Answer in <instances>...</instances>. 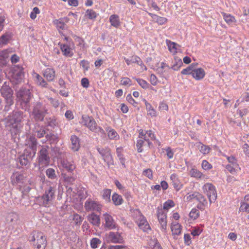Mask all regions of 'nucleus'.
Returning <instances> with one entry per match:
<instances>
[{
    "label": "nucleus",
    "mask_w": 249,
    "mask_h": 249,
    "mask_svg": "<svg viewBox=\"0 0 249 249\" xmlns=\"http://www.w3.org/2000/svg\"><path fill=\"white\" fill-rule=\"evenodd\" d=\"M30 241L36 249H45L47 246V239L41 232L34 231L31 233Z\"/></svg>",
    "instance_id": "1"
},
{
    "label": "nucleus",
    "mask_w": 249,
    "mask_h": 249,
    "mask_svg": "<svg viewBox=\"0 0 249 249\" xmlns=\"http://www.w3.org/2000/svg\"><path fill=\"white\" fill-rule=\"evenodd\" d=\"M80 123L92 132L100 133L102 134H105L104 130L101 127H98L96 121L91 116L83 115Z\"/></svg>",
    "instance_id": "2"
},
{
    "label": "nucleus",
    "mask_w": 249,
    "mask_h": 249,
    "mask_svg": "<svg viewBox=\"0 0 249 249\" xmlns=\"http://www.w3.org/2000/svg\"><path fill=\"white\" fill-rule=\"evenodd\" d=\"M23 117L22 113L19 111L13 113L9 119V123L11 126V131L16 134L18 133L22 126L21 122Z\"/></svg>",
    "instance_id": "3"
},
{
    "label": "nucleus",
    "mask_w": 249,
    "mask_h": 249,
    "mask_svg": "<svg viewBox=\"0 0 249 249\" xmlns=\"http://www.w3.org/2000/svg\"><path fill=\"white\" fill-rule=\"evenodd\" d=\"M0 93L5 99L6 105L5 110H9V107L14 104L13 91L11 88L6 85V83L2 87L0 90Z\"/></svg>",
    "instance_id": "4"
},
{
    "label": "nucleus",
    "mask_w": 249,
    "mask_h": 249,
    "mask_svg": "<svg viewBox=\"0 0 249 249\" xmlns=\"http://www.w3.org/2000/svg\"><path fill=\"white\" fill-rule=\"evenodd\" d=\"M55 187L49 186L46 188L44 191L43 195L41 197L42 205L47 207L54 199Z\"/></svg>",
    "instance_id": "5"
},
{
    "label": "nucleus",
    "mask_w": 249,
    "mask_h": 249,
    "mask_svg": "<svg viewBox=\"0 0 249 249\" xmlns=\"http://www.w3.org/2000/svg\"><path fill=\"white\" fill-rule=\"evenodd\" d=\"M47 148L42 146L38 152L37 160L40 168L46 167L50 164V158Z\"/></svg>",
    "instance_id": "6"
},
{
    "label": "nucleus",
    "mask_w": 249,
    "mask_h": 249,
    "mask_svg": "<svg viewBox=\"0 0 249 249\" xmlns=\"http://www.w3.org/2000/svg\"><path fill=\"white\" fill-rule=\"evenodd\" d=\"M202 190L207 196L210 203L214 202L217 197L215 187L211 183H206L202 186Z\"/></svg>",
    "instance_id": "7"
},
{
    "label": "nucleus",
    "mask_w": 249,
    "mask_h": 249,
    "mask_svg": "<svg viewBox=\"0 0 249 249\" xmlns=\"http://www.w3.org/2000/svg\"><path fill=\"white\" fill-rule=\"evenodd\" d=\"M223 156L226 158L229 162V164L226 165L225 168L230 173L235 174L241 170L237 160L234 156H227L224 154Z\"/></svg>",
    "instance_id": "8"
},
{
    "label": "nucleus",
    "mask_w": 249,
    "mask_h": 249,
    "mask_svg": "<svg viewBox=\"0 0 249 249\" xmlns=\"http://www.w3.org/2000/svg\"><path fill=\"white\" fill-rule=\"evenodd\" d=\"M32 97L31 93L28 89H20L17 93V98L20 101L22 108L26 109L28 104Z\"/></svg>",
    "instance_id": "9"
},
{
    "label": "nucleus",
    "mask_w": 249,
    "mask_h": 249,
    "mask_svg": "<svg viewBox=\"0 0 249 249\" xmlns=\"http://www.w3.org/2000/svg\"><path fill=\"white\" fill-rule=\"evenodd\" d=\"M96 149L101 155L104 161L108 166L114 165V161L111 154V150L108 147H100L97 146Z\"/></svg>",
    "instance_id": "10"
},
{
    "label": "nucleus",
    "mask_w": 249,
    "mask_h": 249,
    "mask_svg": "<svg viewBox=\"0 0 249 249\" xmlns=\"http://www.w3.org/2000/svg\"><path fill=\"white\" fill-rule=\"evenodd\" d=\"M27 180V176L21 172L14 171L10 177L11 184L14 186H17L19 184H24Z\"/></svg>",
    "instance_id": "11"
},
{
    "label": "nucleus",
    "mask_w": 249,
    "mask_h": 249,
    "mask_svg": "<svg viewBox=\"0 0 249 249\" xmlns=\"http://www.w3.org/2000/svg\"><path fill=\"white\" fill-rule=\"evenodd\" d=\"M157 216L160 226V230L163 233H166L167 227V216L161 207H158L157 209Z\"/></svg>",
    "instance_id": "12"
},
{
    "label": "nucleus",
    "mask_w": 249,
    "mask_h": 249,
    "mask_svg": "<svg viewBox=\"0 0 249 249\" xmlns=\"http://www.w3.org/2000/svg\"><path fill=\"white\" fill-rule=\"evenodd\" d=\"M188 200H191L193 199H195L199 203L197 204V208L201 210H203L205 207L207 205L208 202L203 195L198 192H195L193 194L187 196Z\"/></svg>",
    "instance_id": "13"
},
{
    "label": "nucleus",
    "mask_w": 249,
    "mask_h": 249,
    "mask_svg": "<svg viewBox=\"0 0 249 249\" xmlns=\"http://www.w3.org/2000/svg\"><path fill=\"white\" fill-rule=\"evenodd\" d=\"M139 138L143 139L148 144V147L152 145V142L150 140H154L156 136L154 133L151 130H143L140 129L139 133Z\"/></svg>",
    "instance_id": "14"
},
{
    "label": "nucleus",
    "mask_w": 249,
    "mask_h": 249,
    "mask_svg": "<svg viewBox=\"0 0 249 249\" xmlns=\"http://www.w3.org/2000/svg\"><path fill=\"white\" fill-rule=\"evenodd\" d=\"M84 208L87 212H100L102 209V205L98 202L88 199L85 202Z\"/></svg>",
    "instance_id": "15"
},
{
    "label": "nucleus",
    "mask_w": 249,
    "mask_h": 249,
    "mask_svg": "<svg viewBox=\"0 0 249 249\" xmlns=\"http://www.w3.org/2000/svg\"><path fill=\"white\" fill-rule=\"evenodd\" d=\"M27 148L31 150V153L27 155L30 159H33L36 155L37 148V141L36 138L33 136H30L26 142Z\"/></svg>",
    "instance_id": "16"
},
{
    "label": "nucleus",
    "mask_w": 249,
    "mask_h": 249,
    "mask_svg": "<svg viewBox=\"0 0 249 249\" xmlns=\"http://www.w3.org/2000/svg\"><path fill=\"white\" fill-rule=\"evenodd\" d=\"M69 20V18L65 17L59 19H55L53 20V25H55L58 32L61 34H62V31L67 29L66 24Z\"/></svg>",
    "instance_id": "17"
},
{
    "label": "nucleus",
    "mask_w": 249,
    "mask_h": 249,
    "mask_svg": "<svg viewBox=\"0 0 249 249\" xmlns=\"http://www.w3.org/2000/svg\"><path fill=\"white\" fill-rule=\"evenodd\" d=\"M47 112L46 110L40 103H37L33 111L35 119L37 121H42Z\"/></svg>",
    "instance_id": "18"
},
{
    "label": "nucleus",
    "mask_w": 249,
    "mask_h": 249,
    "mask_svg": "<svg viewBox=\"0 0 249 249\" xmlns=\"http://www.w3.org/2000/svg\"><path fill=\"white\" fill-rule=\"evenodd\" d=\"M103 218L105 222L104 226L108 230L115 229L117 228V224L113 217L109 213H106L103 215Z\"/></svg>",
    "instance_id": "19"
},
{
    "label": "nucleus",
    "mask_w": 249,
    "mask_h": 249,
    "mask_svg": "<svg viewBox=\"0 0 249 249\" xmlns=\"http://www.w3.org/2000/svg\"><path fill=\"white\" fill-rule=\"evenodd\" d=\"M166 43L170 52L173 55L176 54L178 52H181V46L176 42L166 39Z\"/></svg>",
    "instance_id": "20"
},
{
    "label": "nucleus",
    "mask_w": 249,
    "mask_h": 249,
    "mask_svg": "<svg viewBox=\"0 0 249 249\" xmlns=\"http://www.w3.org/2000/svg\"><path fill=\"white\" fill-rule=\"evenodd\" d=\"M136 222L140 229L146 231L150 230V227L146 220V219L142 215H140L139 218L136 220Z\"/></svg>",
    "instance_id": "21"
},
{
    "label": "nucleus",
    "mask_w": 249,
    "mask_h": 249,
    "mask_svg": "<svg viewBox=\"0 0 249 249\" xmlns=\"http://www.w3.org/2000/svg\"><path fill=\"white\" fill-rule=\"evenodd\" d=\"M24 77V72L19 69H15L13 72L12 78L13 82L18 84L22 81Z\"/></svg>",
    "instance_id": "22"
},
{
    "label": "nucleus",
    "mask_w": 249,
    "mask_h": 249,
    "mask_svg": "<svg viewBox=\"0 0 249 249\" xmlns=\"http://www.w3.org/2000/svg\"><path fill=\"white\" fill-rule=\"evenodd\" d=\"M205 71L203 68H194L192 77L195 80L197 81L201 80L205 77Z\"/></svg>",
    "instance_id": "23"
},
{
    "label": "nucleus",
    "mask_w": 249,
    "mask_h": 249,
    "mask_svg": "<svg viewBox=\"0 0 249 249\" xmlns=\"http://www.w3.org/2000/svg\"><path fill=\"white\" fill-rule=\"evenodd\" d=\"M63 54L66 57H71L73 55L72 49L67 44L59 43Z\"/></svg>",
    "instance_id": "24"
},
{
    "label": "nucleus",
    "mask_w": 249,
    "mask_h": 249,
    "mask_svg": "<svg viewBox=\"0 0 249 249\" xmlns=\"http://www.w3.org/2000/svg\"><path fill=\"white\" fill-rule=\"evenodd\" d=\"M88 221L93 225L99 227L101 223L100 217L99 215L92 213L89 214L87 216Z\"/></svg>",
    "instance_id": "25"
},
{
    "label": "nucleus",
    "mask_w": 249,
    "mask_h": 249,
    "mask_svg": "<svg viewBox=\"0 0 249 249\" xmlns=\"http://www.w3.org/2000/svg\"><path fill=\"white\" fill-rule=\"evenodd\" d=\"M170 179L175 189L178 191L183 187V184L178 179V176L176 174H173L170 176Z\"/></svg>",
    "instance_id": "26"
},
{
    "label": "nucleus",
    "mask_w": 249,
    "mask_h": 249,
    "mask_svg": "<svg viewBox=\"0 0 249 249\" xmlns=\"http://www.w3.org/2000/svg\"><path fill=\"white\" fill-rule=\"evenodd\" d=\"M43 75L48 81H53L55 77V71L53 68H48L44 71Z\"/></svg>",
    "instance_id": "27"
},
{
    "label": "nucleus",
    "mask_w": 249,
    "mask_h": 249,
    "mask_svg": "<svg viewBox=\"0 0 249 249\" xmlns=\"http://www.w3.org/2000/svg\"><path fill=\"white\" fill-rule=\"evenodd\" d=\"M71 150L73 151H77L80 147V141L79 138L75 135H72L71 138Z\"/></svg>",
    "instance_id": "28"
},
{
    "label": "nucleus",
    "mask_w": 249,
    "mask_h": 249,
    "mask_svg": "<svg viewBox=\"0 0 249 249\" xmlns=\"http://www.w3.org/2000/svg\"><path fill=\"white\" fill-rule=\"evenodd\" d=\"M171 229L174 236L178 235L181 232L182 226L178 222H172L171 225Z\"/></svg>",
    "instance_id": "29"
},
{
    "label": "nucleus",
    "mask_w": 249,
    "mask_h": 249,
    "mask_svg": "<svg viewBox=\"0 0 249 249\" xmlns=\"http://www.w3.org/2000/svg\"><path fill=\"white\" fill-rule=\"evenodd\" d=\"M106 131L107 132V137L110 140H119L120 136L115 129L108 127L106 128Z\"/></svg>",
    "instance_id": "30"
},
{
    "label": "nucleus",
    "mask_w": 249,
    "mask_h": 249,
    "mask_svg": "<svg viewBox=\"0 0 249 249\" xmlns=\"http://www.w3.org/2000/svg\"><path fill=\"white\" fill-rule=\"evenodd\" d=\"M221 14L225 21L229 25L232 26L236 22L235 17L230 14L222 12Z\"/></svg>",
    "instance_id": "31"
},
{
    "label": "nucleus",
    "mask_w": 249,
    "mask_h": 249,
    "mask_svg": "<svg viewBox=\"0 0 249 249\" xmlns=\"http://www.w3.org/2000/svg\"><path fill=\"white\" fill-rule=\"evenodd\" d=\"M61 164L64 169L69 172L73 171L76 167L73 161H69L67 160H62Z\"/></svg>",
    "instance_id": "32"
},
{
    "label": "nucleus",
    "mask_w": 249,
    "mask_h": 249,
    "mask_svg": "<svg viewBox=\"0 0 249 249\" xmlns=\"http://www.w3.org/2000/svg\"><path fill=\"white\" fill-rule=\"evenodd\" d=\"M109 22L112 26L116 28H118L121 25L119 17L116 14H113L110 16Z\"/></svg>",
    "instance_id": "33"
},
{
    "label": "nucleus",
    "mask_w": 249,
    "mask_h": 249,
    "mask_svg": "<svg viewBox=\"0 0 249 249\" xmlns=\"http://www.w3.org/2000/svg\"><path fill=\"white\" fill-rule=\"evenodd\" d=\"M125 61L127 65H130L132 63H137L139 65L142 64V60L141 58L137 55H133L130 59L124 58Z\"/></svg>",
    "instance_id": "34"
},
{
    "label": "nucleus",
    "mask_w": 249,
    "mask_h": 249,
    "mask_svg": "<svg viewBox=\"0 0 249 249\" xmlns=\"http://www.w3.org/2000/svg\"><path fill=\"white\" fill-rule=\"evenodd\" d=\"M108 237L113 243H120L123 239L120 234L118 232H109Z\"/></svg>",
    "instance_id": "35"
},
{
    "label": "nucleus",
    "mask_w": 249,
    "mask_h": 249,
    "mask_svg": "<svg viewBox=\"0 0 249 249\" xmlns=\"http://www.w3.org/2000/svg\"><path fill=\"white\" fill-rule=\"evenodd\" d=\"M12 37L11 33L6 32L0 37V45H6Z\"/></svg>",
    "instance_id": "36"
},
{
    "label": "nucleus",
    "mask_w": 249,
    "mask_h": 249,
    "mask_svg": "<svg viewBox=\"0 0 249 249\" xmlns=\"http://www.w3.org/2000/svg\"><path fill=\"white\" fill-rule=\"evenodd\" d=\"M143 101L144 103L146 109L148 112V114L151 116H156V111L152 107V105L148 103L145 99H143Z\"/></svg>",
    "instance_id": "37"
},
{
    "label": "nucleus",
    "mask_w": 249,
    "mask_h": 249,
    "mask_svg": "<svg viewBox=\"0 0 249 249\" xmlns=\"http://www.w3.org/2000/svg\"><path fill=\"white\" fill-rule=\"evenodd\" d=\"M112 200L115 205H121L123 202V199L121 195L114 193L112 196Z\"/></svg>",
    "instance_id": "38"
},
{
    "label": "nucleus",
    "mask_w": 249,
    "mask_h": 249,
    "mask_svg": "<svg viewBox=\"0 0 249 249\" xmlns=\"http://www.w3.org/2000/svg\"><path fill=\"white\" fill-rule=\"evenodd\" d=\"M199 211L196 208H193L189 214V219L191 220H196L199 217Z\"/></svg>",
    "instance_id": "39"
},
{
    "label": "nucleus",
    "mask_w": 249,
    "mask_h": 249,
    "mask_svg": "<svg viewBox=\"0 0 249 249\" xmlns=\"http://www.w3.org/2000/svg\"><path fill=\"white\" fill-rule=\"evenodd\" d=\"M190 174L191 177L196 178H202L205 177L200 171L196 168H192L190 171Z\"/></svg>",
    "instance_id": "40"
},
{
    "label": "nucleus",
    "mask_w": 249,
    "mask_h": 249,
    "mask_svg": "<svg viewBox=\"0 0 249 249\" xmlns=\"http://www.w3.org/2000/svg\"><path fill=\"white\" fill-rule=\"evenodd\" d=\"M197 146L199 149L200 152L203 155H206L209 153L211 148L208 145H206L199 142Z\"/></svg>",
    "instance_id": "41"
},
{
    "label": "nucleus",
    "mask_w": 249,
    "mask_h": 249,
    "mask_svg": "<svg viewBox=\"0 0 249 249\" xmlns=\"http://www.w3.org/2000/svg\"><path fill=\"white\" fill-rule=\"evenodd\" d=\"M34 76L36 79V82L40 86L42 87H46L47 86V83L45 80L38 74L36 73H34Z\"/></svg>",
    "instance_id": "42"
},
{
    "label": "nucleus",
    "mask_w": 249,
    "mask_h": 249,
    "mask_svg": "<svg viewBox=\"0 0 249 249\" xmlns=\"http://www.w3.org/2000/svg\"><path fill=\"white\" fill-rule=\"evenodd\" d=\"M182 65V62L181 59L177 56H175L174 57V62L172 66V68L175 71H178Z\"/></svg>",
    "instance_id": "43"
},
{
    "label": "nucleus",
    "mask_w": 249,
    "mask_h": 249,
    "mask_svg": "<svg viewBox=\"0 0 249 249\" xmlns=\"http://www.w3.org/2000/svg\"><path fill=\"white\" fill-rule=\"evenodd\" d=\"M75 40L77 43V46L80 48L82 51H84L86 48V43L83 39L82 38L76 36Z\"/></svg>",
    "instance_id": "44"
},
{
    "label": "nucleus",
    "mask_w": 249,
    "mask_h": 249,
    "mask_svg": "<svg viewBox=\"0 0 249 249\" xmlns=\"http://www.w3.org/2000/svg\"><path fill=\"white\" fill-rule=\"evenodd\" d=\"M102 242L101 240L98 238L95 237L91 239L90 242V247L92 249H95L98 248Z\"/></svg>",
    "instance_id": "45"
},
{
    "label": "nucleus",
    "mask_w": 249,
    "mask_h": 249,
    "mask_svg": "<svg viewBox=\"0 0 249 249\" xmlns=\"http://www.w3.org/2000/svg\"><path fill=\"white\" fill-rule=\"evenodd\" d=\"M98 14L92 9H88L86 11L85 17L90 19H94L97 17Z\"/></svg>",
    "instance_id": "46"
},
{
    "label": "nucleus",
    "mask_w": 249,
    "mask_h": 249,
    "mask_svg": "<svg viewBox=\"0 0 249 249\" xmlns=\"http://www.w3.org/2000/svg\"><path fill=\"white\" fill-rule=\"evenodd\" d=\"M145 142H146L143 139L138 138L137 141L136 147L139 153H142L143 151L142 147L145 145Z\"/></svg>",
    "instance_id": "47"
},
{
    "label": "nucleus",
    "mask_w": 249,
    "mask_h": 249,
    "mask_svg": "<svg viewBox=\"0 0 249 249\" xmlns=\"http://www.w3.org/2000/svg\"><path fill=\"white\" fill-rule=\"evenodd\" d=\"M194 68L192 64L187 67L186 69H183L181 71V73L183 75H191L192 76Z\"/></svg>",
    "instance_id": "48"
},
{
    "label": "nucleus",
    "mask_w": 249,
    "mask_h": 249,
    "mask_svg": "<svg viewBox=\"0 0 249 249\" xmlns=\"http://www.w3.org/2000/svg\"><path fill=\"white\" fill-rule=\"evenodd\" d=\"M18 159H19V162L21 165L26 166L28 164L29 160L30 159H29V158L28 157H27L26 155L23 154V155L20 156L19 157Z\"/></svg>",
    "instance_id": "49"
},
{
    "label": "nucleus",
    "mask_w": 249,
    "mask_h": 249,
    "mask_svg": "<svg viewBox=\"0 0 249 249\" xmlns=\"http://www.w3.org/2000/svg\"><path fill=\"white\" fill-rule=\"evenodd\" d=\"M136 80L139 85L143 89H147L149 88V84L146 81L140 78H136Z\"/></svg>",
    "instance_id": "50"
},
{
    "label": "nucleus",
    "mask_w": 249,
    "mask_h": 249,
    "mask_svg": "<svg viewBox=\"0 0 249 249\" xmlns=\"http://www.w3.org/2000/svg\"><path fill=\"white\" fill-rule=\"evenodd\" d=\"M10 51L8 50H4L0 52V60L4 61L9 56Z\"/></svg>",
    "instance_id": "51"
},
{
    "label": "nucleus",
    "mask_w": 249,
    "mask_h": 249,
    "mask_svg": "<svg viewBox=\"0 0 249 249\" xmlns=\"http://www.w3.org/2000/svg\"><path fill=\"white\" fill-rule=\"evenodd\" d=\"M175 206V203L172 200H168L163 205V209L168 211L171 208Z\"/></svg>",
    "instance_id": "52"
},
{
    "label": "nucleus",
    "mask_w": 249,
    "mask_h": 249,
    "mask_svg": "<svg viewBox=\"0 0 249 249\" xmlns=\"http://www.w3.org/2000/svg\"><path fill=\"white\" fill-rule=\"evenodd\" d=\"M83 218L80 216L79 214L75 213L73 215V220L74 221L75 224L77 225H81L82 222L83 221Z\"/></svg>",
    "instance_id": "53"
},
{
    "label": "nucleus",
    "mask_w": 249,
    "mask_h": 249,
    "mask_svg": "<svg viewBox=\"0 0 249 249\" xmlns=\"http://www.w3.org/2000/svg\"><path fill=\"white\" fill-rule=\"evenodd\" d=\"M111 195V190L110 189H105L103 190V198L106 201H109Z\"/></svg>",
    "instance_id": "54"
},
{
    "label": "nucleus",
    "mask_w": 249,
    "mask_h": 249,
    "mask_svg": "<svg viewBox=\"0 0 249 249\" xmlns=\"http://www.w3.org/2000/svg\"><path fill=\"white\" fill-rule=\"evenodd\" d=\"M46 176L50 178L54 179L56 178L55 170L53 168H49L46 171Z\"/></svg>",
    "instance_id": "55"
},
{
    "label": "nucleus",
    "mask_w": 249,
    "mask_h": 249,
    "mask_svg": "<svg viewBox=\"0 0 249 249\" xmlns=\"http://www.w3.org/2000/svg\"><path fill=\"white\" fill-rule=\"evenodd\" d=\"M202 168L205 170H209L213 168V166L207 160H203L201 164Z\"/></svg>",
    "instance_id": "56"
},
{
    "label": "nucleus",
    "mask_w": 249,
    "mask_h": 249,
    "mask_svg": "<svg viewBox=\"0 0 249 249\" xmlns=\"http://www.w3.org/2000/svg\"><path fill=\"white\" fill-rule=\"evenodd\" d=\"M149 80L151 84L153 86H156L159 82L158 78L154 74H151L150 75Z\"/></svg>",
    "instance_id": "57"
},
{
    "label": "nucleus",
    "mask_w": 249,
    "mask_h": 249,
    "mask_svg": "<svg viewBox=\"0 0 249 249\" xmlns=\"http://www.w3.org/2000/svg\"><path fill=\"white\" fill-rule=\"evenodd\" d=\"M40 13V10L37 7L33 8V11L30 13V18L32 19H35L36 18L37 14Z\"/></svg>",
    "instance_id": "58"
},
{
    "label": "nucleus",
    "mask_w": 249,
    "mask_h": 249,
    "mask_svg": "<svg viewBox=\"0 0 249 249\" xmlns=\"http://www.w3.org/2000/svg\"><path fill=\"white\" fill-rule=\"evenodd\" d=\"M132 81L128 77H123L121 80V84L123 86H131Z\"/></svg>",
    "instance_id": "59"
},
{
    "label": "nucleus",
    "mask_w": 249,
    "mask_h": 249,
    "mask_svg": "<svg viewBox=\"0 0 249 249\" xmlns=\"http://www.w3.org/2000/svg\"><path fill=\"white\" fill-rule=\"evenodd\" d=\"M155 20L156 22L160 25H163L165 24L168 20L166 18L160 17L159 16H157Z\"/></svg>",
    "instance_id": "60"
},
{
    "label": "nucleus",
    "mask_w": 249,
    "mask_h": 249,
    "mask_svg": "<svg viewBox=\"0 0 249 249\" xmlns=\"http://www.w3.org/2000/svg\"><path fill=\"white\" fill-rule=\"evenodd\" d=\"M184 242L186 246H189L192 243L191 237L189 234L186 233L184 235Z\"/></svg>",
    "instance_id": "61"
},
{
    "label": "nucleus",
    "mask_w": 249,
    "mask_h": 249,
    "mask_svg": "<svg viewBox=\"0 0 249 249\" xmlns=\"http://www.w3.org/2000/svg\"><path fill=\"white\" fill-rule=\"evenodd\" d=\"M80 66H81L84 71H87L89 68V62L85 60L80 61Z\"/></svg>",
    "instance_id": "62"
},
{
    "label": "nucleus",
    "mask_w": 249,
    "mask_h": 249,
    "mask_svg": "<svg viewBox=\"0 0 249 249\" xmlns=\"http://www.w3.org/2000/svg\"><path fill=\"white\" fill-rule=\"evenodd\" d=\"M126 99V100L133 106L136 107L137 106L138 103L133 98L130 94L127 95Z\"/></svg>",
    "instance_id": "63"
},
{
    "label": "nucleus",
    "mask_w": 249,
    "mask_h": 249,
    "mask_svg": "<svg viewBox=\"0 0 249 249\" xmlns=\"http://www.w3.org/2000/svg\"><path fill=\"white\" fill-rule=\"evenodd\" d=\"M240 211H244L249 213V204L245 202H243L241 204L240 207Z\"/></svg>",
    "instance_id": "64"
}]
</instances>
